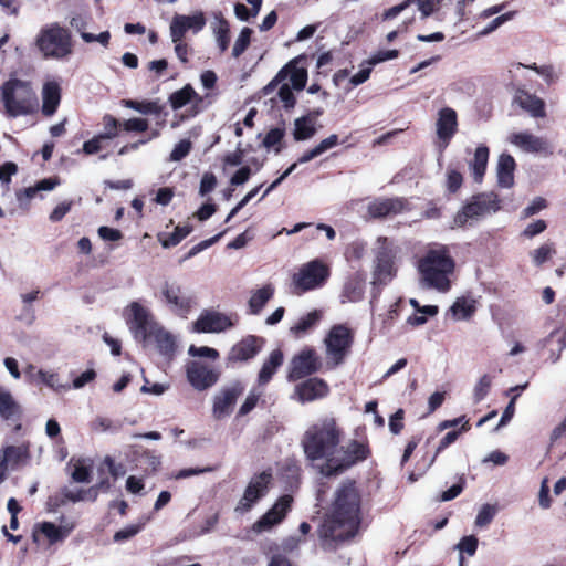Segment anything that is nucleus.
I'll use <instances>...</instances> for the list:
<instances>
[{"label": "nucleus", "mask_w": 566, "mask_h": 566, "mask_svg": "<svg viewBox=\"0 0 566 566\" xmlns=\"http://www.w3.org/2000/svg\"><path fill=\"white\" fill-rule=\"evenodd\" d=\"M361 523V494L355 480H346L335 492L331 512L317 530L323 541L335 543L353 538Z\"/></svg>", "instance_id": "1"}, {"label": "nucleus", "mask_w": 566, "mask_h": 566, "mask_svg": "<svg viewBox=\"0 0 566 566\" xmlns=\"http://www.w3.org/2000/svg\"><path fill=\"white\" fill-rule=\"evenodd\" d=\"M343 438L344 430L336 418L326 416L306 429L301 446L308 461L324 460V463H328V459L335 457Z\"/></svg>", "instance_id": "2"}, {"label": "nucleus", "mask_w": 566, "mask_h": 566, "mask_svg": "<svg viewBox=\"0 0 566 566\" xmlns=\"http://www.w3.org/2000/svg\"><path fill=\"white\" fill-rule=\"evenodd\" d=\"M454 269L455 261L446 245L429 249L418 261V271L422 281L429 287L443 293L451 289L450 276Z\"/></svg>", "instance_id": "3"}, {"label": "nucleus", "mask_w": 566, "mask_h": 566, "mask_svg": "<svg viewBox=\"0 0 566 566\" xmlns=\"http://www.w3.org/2000/svg\"><path fill=\"white\" fill-rule=\"evenodd\" d=\"M1 97L9 117L33 114L38 107L31 84L19 78H10L2 84Z\"/></svg>", "instance_id": "4"}, {"label": "nucleus", "mask_w": 566, "mask_h": 566, "mask_svg": "<svg viewBox=\"0 0 566 566\" xmlns=\"http://www.w3.org/2000/svg\"><path fill=\"white\" fill-rule=\"evenodd\" d=\"M370 455L371 450L367 441L352 439L345 446L339 444L335 457L329 458L328 463H323L319 472L327 478L337 476L366 461Z\"/></svg>", "instance_id": "5"}, {"label": "nucleus", "mask_w": 566, "mask_h": 566, "mask_svg": "<svg viewBox=\"0 0 566 566\" xmlns=\"http://www.w3.org/2000/svg\"><path fill=\"white\" fill-rule=\"evenodd\" d=\"M332 275L329 264L321 258L313 259L302 264L292 274L290 291L293 295L301 296L307 292L322 289Z\"/></svg>", "instance_id": "6"}, {"label": "nucleus", "mask_w": 566, "mask_h": 566, "mask_svg": "<svg viewBox=\"0 0 566 566\" xmlns=\"http://www.w3.org/2000/svg\"><path fill=\"white\" fill-rule=\"evenodd\" d=\"M35 43L46 59H63L72 53L71 32L59 23L42 28Z\"/></svg>", "instance_id": "7"}, {"label": "nucleus", "mask_w": 566, "mask_h": 566, "mask_svg": "<svg viewBox=\"0 0 566 566\" xmlns=\"http://www.w3.org/2000/svg\"><path fill=\"white\" fill-rule=\"evenodd\" d=\"M375 249L373 285L385 286L397 275L398 248L387 237H378Z\"/></svg>", "instance_id": "8"}, {"label": "nucleus", "mask_w": 566, "mask_h": 566, "mask_svg": "<svg viewBox=\"0 0 566 566\" xmlns=\"http://www.w3.org/2000/svg\"><path fill=\"white\" fill-rule=\"evenodd\" d=\"M499 196L494 192H480L470 199L453 217L452 228H464L473 220L501 209Z\"/></svg>", "instance_id": "9"}, {"label": "nucleus", "mask_w": 566, "mask_h": 566, "mask_svg": "<svg viewBox=\"0 0 566 566\" xmlns=\"http://www.w3.org/2000/svg\"><path fill=\"white\" fill-rule=\"evenodd\" d=\"M326 357L332 361V367L343 364L350 353L354 344L353 331L344 324L332 326L324 339Z\"/></svg>", "instance_id": "10"}, {"label": "nucleus", "mask_w": 566, "mask_h": 566, "mask_svg": "<svg viewBox=\"0 0 566 566\" xmlns=\"http://www.w3.org/2000/svg\"><path fill=\"white\" fill-rule=\"evenodd\" d=\"M322 367V359L315 348L306 346L292 357L286 378L294 382L316 374Z\"/></svg>", "instance_id": "11"}, {"label": "nucleus", "mask_w": 566, "mask_h": 566, "mask_svg": "<svg viewBox=\"0 0 566 566\" xmlns=\"http://www.w3.org/2000/svg\"><path fill=\"white\" fill-rule=\"evenodd\" d=\"M272 479L271 470H265L255 474L248 483L244 493L235 507V512L241 514L249 512L253 505L268 493Z\"/></svg>", "instance_id": "12"}, {"label": "nucleus", "mask_w": 566, "mask_h": 566, "mask_svg": "<svg viewBox=\"0 0 566 566\" xmlns=\"http://www.w3.org/2000/svg\"><path fill=\"white\" fill-rule=\"evenodd\" d=\"M471 429L469 420H465L464 423L458 430H452L446 433L439 441L436 451L432 455L428 453L423 454L421 460L417 463L418 473L411 472L409 474V480L415 482L419 476L423 475L437 461L438 457L452 443H454L459 437Z\"/></svg>", "instance_id": "13"}, {"label": "nucleus", "mask_w": 566, "mask_h": 566, "mask_svg": "<svg viewBox=\"0 0 566 566\" xmlns=\"http://www.w3.org/2000/svg\"><path fill=\"white\" fill-rule=\"evenodd\" d=\"M264 338L255 335H247L234 344L227 356V366L247 363L253 359L263 348Z\"/></svg>", "instance_id": "14"}, {"label": "nucleus", "mask_w": 566, "mask_h": 566, "mask_svg": "<svg viewBox=\"0 0 566 566\" xmlns=\"http://www.w3.org/2000/svg\"><path fill=\"white\" fill-rule=\"evenodd\" d=\"M245 390L241 380H234L229 386L223 387L213 399V416L216 419H222L231 415L233 407L240 396Z\"/></svg>", "instance_id": "15"}, {"label": "nucleus", "mask_w": 566, "mask_h": 566, "mask_svg": "<svg viewBox=\"0 0 566 566\" xmlns=\"http://www.w3.org/2000/svg\"><path fill=\"white\" fill-rule=\"evenodd\" d=\"M293 496L284 494L280 496L276 502L253 525L256 532H264L271 530L273 526L280 524L292 509Z\"/></svg>", "instance_id": "16"}, {"label": "nucleus", "mask_w": 566, "mask_h": 566, "mask_svg": "<svg viewBox=\"0 0 566 566\" xmlns=\"http://www.w3.org/2000/svg\"><path fill=\"white\" fill-rule=\"evenodd\" d=\"M161 297L171 312L182 317L188 315L193 304V298L187 295L180 285L168 282H165L161 289Z\"/></svg>", "instance_id": "17"}, {"label": "nucleus", "mask_w": 566, "mask_h": 566, "mask_svg": "<svg viewBox=\"0 0 566 566\" xmlns=\"http://www.w3.org/2000/svg\"><path fill=\"white\" fill-rule=\"evenodd\" d=\"M132 318L128 321L129 328L136 339L147 340L156 329L157 324L151 321L148 311L137 302L130 305Z\"/></svg>", "instance_id": "18"}, {"label": "nucleus", "mask_w": 566, "mask_h": 566, "mask_svg": "<svg viewBox=\"0 0 566 566\" xmlns=\"http://www.w3.org/2000/svg\"><path fill=\"white\" fill-rule=\"evenodd\" d=\"M186 371L188 381L197 390L212 387L220 377L217 370L197 360L189 361Z\"/></svg>", "instance_id": "19"}, {"label": "nucleus", "mask_w": 566, "mask_h": 566, "mask_svg": "<svg viewBox=\"0 0 566 566\" xmlns=\"http://www.w3.org/2000/svg\"><path fill=\"white\" fill-rule=\"evenodd\" d=\"M458 130V116L453 108L440 109L437 119L438 147L442 154Z\"/></svg>", "instance_id": "20"}, {"label": "nucleus", "mask_w": 566, "mask_h": 566, "mask_svg": "<svg viewBox=\"0 0 566 566\" xmlns=\"http://www.w3.org/2000/svg\"><path fill=\"white\" fill-rule=\"evenodd\" d=\"M235 322L230 316L216 312L205 311L195 323L198 333H221L233 327Z\"/></svg>", "instance_id": "21"}, {"label": "nucleus", "mask_w": 566, "mask_h": 566, "mask_svg": "<svg viewBox=\"0 0 566 566\" xmlns=\"http://www.w3.org/2000/svg\"><path fill=\"white\" fill-rule=\"evenodd\" d=\"M290 73V83L296 91H302L307 82V71L303 67H296L294 62L286 64L275 77L264 87L265 94H269L275 90L277 85L282 83Z\"/></svg>", "instance_id": "22"}, {"label": "nucleus", "mask_w": 566, "mask_h": 566, "mask_svg": "<svg viewBox=\"0 0 566 566\" xmlns=\"http://www.w3.org/2000/svg\"><path fill=\"white\" fill-rule=\"evenodd\" d=\"M328 394V384L317 377L307 378L295 386V395L302 403L322 399Z\"/></svg>", "instance_id": "23"}, {"label": "nucleus", "mask_w": 566, "mask_h": 566, "mask_svg": "<svg viewBox=\"0 0 566 566\" xmlns=\"http://www.w3.org/2000/svg\"><path fill=\"white\" fill-rule=\"evenodd\" d=\"M408 201L405 198H381L368 205V213L374 219L397 216L406 210Z\"/></svg>", "instance_id": "24"}, {"label": "nucleus", "mask_w": 566, "mask_h": 566, "mask_svg": "<svg viewBox=\"0 0 566 566\" xmlns=\"http://www.w3.org/2000/svg\"><path fill=\"white\" fill-rule=\"evenodd\" d=\"M169 104L174 111L193 103L192 115L198 114V105L202 103V97L195 91L191 84H186L182 88L172 92L168 97Z\"/></svg>", "instance_id": "25"}, {"label": "nucleus", "mask_w": 566, "mask_h": 566, "mask_svg": "<svg viewBox=\"0 0 566 566\" xmlns=\"http://www.w3.org/2000/svg\"><path fill=\"white\" fill-rule=\"evenodd\" d=\"M74 527L75 524L73 522H66L60 526H56L52 522H42L35 525L33 538L34 541H38L36 533L40 532L48 538L50 544H55L64 541L74 530Z\"/></svg>", "instance_id": "26"}, {"label": "nucleus", "mask_w": 566, "mask_h": 566, "mask_svg": "<svg viewBox=\"0 0 566 566\" xmlns=\"http://www.w3.org/2000/svg\"><path fill=\"white\" fill-rule=\"evenodd\" d=\"M366 275L363 271H357L349 275L344 284L342 297L348 302H359L365 294Z\"/></svg>", "instance_id": "27"}, {"label": "nucleus", "mask_w": 566, "mask_h": 566, "mask_svg": "<svg viewBox=\"0 0 566 566\" xmlns=\"http://www.w3.org/2000/svg\"><path fill=\"white\" fill-rule=\"evenodd\" d=\"M283 352L280 348L273 349L269 357L263 361L258 374V385L261 387L268 385L276 374L277 369L283 365Z\"/></svg>", "instance_id": "28"}, {"label": "nucleus", "mask_w": 566, "mask_h": 566, "mask_svg": "<svg viewBox=\"0 0 566 566\" xmlns=\"http://www.w3.org/2000/svg\"><path fill=\"white\" fill-rule=\"evenodd\" d=\"M516 163L512 155H500L496 167L497 184L502 188H511L514 185V171Z\"/></svg>", "instance_id": "29"}, {"label": "nucleus", "mask_w": 566, "mask_h": 566, "mask_svg": "<svg viewBox=\"0 0 566 566\" xmlns=\"http://www.w3.org/2000/svg\"><path fill=\"white\" fill-rule=\"evenodd\" d=\"M515 103L524 111L528 112L534 117L545 116V103L542 98L524 90H518L515 97Z\"/></svg>", "instance_id": "30"}, {"label": "nucleus", "mask_w": 566, "mask_h": 566, "mask_svg": "<svg viewBox=\"0 0 566 566\" xmlns=\"http://www.w3.org/2000/svg\"><path fill=\"white\" fill-rule=\"evenodd\" d=\"M42 114L44 116H52L61 101V88L56 82H48L44 84L42 90Z\"/></svg>", "instance_id": "31"}, {"label": "nucleus", "mask_w": 566, "mask_h": 566, "mask_svg": "<svg viewBox=\"0 0 566 566\" xmlns=\"http://www.w3.org/2000/svg\"><path fill=\"white\" fill-rule=\"evenodd\" d=\"M511 142L517 147L530 153H541L547 148V143L530 133H516L511 137Z\"/></svg>", "instance_id": "32"}, {"label": "nucleus", "mask_w": 566, "mask_h": 566, "mask_svg": "<svg viewBox=\"0 0 566 566\" xmlns=\"http://www.w3.org/2000/svg\"><path fill=\"white\" fill-rule=\"evenodd\" d=\"M490 149L485 145H480L474 151L473 159L469 163L471 175L476 182H481L488 167Z\"/></svg>", "instance_id": "33"}, {"label": "nucleus", "mask_w": 566, "mask_h": 566, "mask_svg": "<svg viewBox=\"0 0 566 566\" xmlns=\"http://www.w3.org/2000/svg\"><path fill=\"white\" fill-rule=\"evenodd\" d=\"M22 410L9 391H0V417L6 421H20Z\"/></svg>", "instance_id": "34"}, {"label": "nucleus", "mask_w": 566, "mask_h": 566, "mask_svg": "<svg viewBox=\"0 0 566 566\" xmlns=\"http://www.w3.org/2000/svg\"><path fill=\"white\" fill-rule=\"evenodd\" d=\"M338 136L336 134H332L327 138L323 139L318 145L314 148L308 149L302 154L296 164H305L311 161L312 159L321 156L326 150L338 145Z\"/></svg>", "instance_id": "35"}, {"label": "nucleus", "mask_w": 566, "mask_h": 566, "mask_svg": "<svg viewBox=\"0 0 566 566\" xmlns=\"http://www.w3.org/2000/svg\"><path fill=\"white\" fill-rule=\"evenodd\" d=\"M192 231V226H177L171 233H158L157 238L164 248H171L179 244Z\"/></svg>", "instance_id": "36"}, {"label": "nucleus", "mask_w": 566, "mask_h": 566, "mask_svg": "<svg viewBox=\"0 0 566 566\" xmlns=\"http://www.w3.org/2000/svg\"><path fill=\"white\" fill-rule=\"evenodd\" d=\"M274 289L272 285H265L256 290L249 300L250 313L258 315L265 304L272 298Z\"/></svg>", "instance_id": "37"}, {"label": "nucleus", "mask_w": 566, "mask_h": 566, "mask_svg": "<svg viewBox=\"0 0 566 566\" xmlns=\"http://www.w3.org/2000/svg\"><path fill=\"white\" fill-rule=\"evenodd\" d=\"M150 338L156 342L158 350L166 356H170L175 353L176 344L174 337L160 327L154 329V334Z\"/></svg>", "instance_id": "38"}, {"label": "nucleus", "mask_w": 566, "mask_h": 566, "mask_svg": "<svg viewBox=\"0 0 566 566\" xmlns=\"http://www.w3.org/2000/svg\"><path fill=\"white\" fill-rule=\"evenodd\" d=\"M295 128H294V139L306 140L313 137L316 133L313 118L311 116H302L295 119Z\"/></svg>", "instance_id": "39"}, {"label": "nucleus", "mask_w": 566, "mask_h": 566, "mask_svg": "<svg viewBox=\"0 0 566 566\" xmlns=\"http://www.w3.org/2000/svg\"><path fill=\"white\" fill-rule=\"evenodd\" d=\"M322 318V313L314 310L302 316L297 323L291 328L296 336H302L311 331Z\"/></svg>", "instance_id": "40"}, {"label": "nucleus", "mask_w": 566, "mask_h": 566, "mask_svg": "<svg viewBox=\"0 0 566 566\" xmlns=\"http://www.w3.org/2000/svg\"><path fill=\"white\" fill-rule=\"evenodd\" d=\"M216 19L218 21V24L214 28L217 43L220 51L224 52L228 50L230 44V25L229 22L223 18L221 12L216 15Z\"/></svg>", "instance_id": "41"}, {"label": "nucleus", "mask_w": 566, "mask_h": 566, "mask_svg": "<svg viewBox=\"0 0 566 566\" xmlns=\"http://www.w3.org/2000/svg\"><path fill=\"white\" fill-rule=\"evenodd\" d=\"M125 106L137 111L144 115H160L163 113L164 107L158 103V101H134L127 99L124 101Z\"/></svg>", "instance_id": "42"}, {"label": "nucleus", "mask_w": 566, "mask_h": 566, "mask_svg": "<svg viewBox=\"0 0 566 566\" xmlns=\"http://www.w3.org/2000/svg\"><path fill=\"white\" fill-rule=\"evenodd\" d=\"M30 457L29 448L27 446H9L3 449L2 460L12 465H17L25 461Z\"/></svg>", "instance_id": "43"}, {"label": "nucleus", "mask_w": 566, "mask_h": 566, "mask_svg": "<svg viewBox=\"0 0 566 566\" xmlns=\"http://www.w3.org/2000/svg\"><path fill=\"white\" fill-rule=\"evenodd\" d=\"M105 470L113 478V481L117 480L126 473L125 465L123 463H116L111 455H106L98 468V474L103 475Z\"/></svg>", "instance_id": "44"}, {"label": "nucleus", "mask_w": 566, "mask_h": 566, "mask_svg": "<svg viewBox=\"0 0 566 566\" xmlns=\"http://www.w3.org/2000/svg\"><path fill=\"white\" fill-rule=\"evenodd\" d=\"M103 126H104V132L101 133L99 135L104 139H114L115 137H117L119 135V132L122 130V122L118 120L117 118H115L111 114H105L103 116Z\"/></svg>", "instance_id": "45"}, {"label": "nucleus", "mask_w": 566, "mask_h": 566, "mask_svg": "<svg viewBox=\"0 0 566 566\" xmlns=\"http://www.w3.org/2000/svg\"><path fill=\"white\" fill-rule=\"evenodd\" d=\"M453 315L458 318L465 319L471 317L475 312V305L472 301L458 298L451 306Z\"/></svg>", "instance_id": "46"}, {"label": "nucleus", "mask_w": 566, "mask_h": 566, "mask_svg": "<svg viewBox=\"0 0 566 566\" xmlns=\"http://www.w3.org/2000/svg\"><path fill=\"white\" fill-rule=\"evenodd\" d=\"M463 181V175L459 170L448 168L446 174V189L449 195L457 193L461 189Z\"/></svg>", "instance_id": "47"}, {"label": "nucleus", "mask_w": 566, "mask_h": 566, "mask_svg": "<svg viewBox=\"0 0 566 566\" xmlns=\"http://www.w3.org/2000/svg\"><path fill=\"white\" fill-rule=\"evenodd\" d=\"M252 33H253V31L249 27H244L241 30L238 39L235 40L233 49H232L233 57H239L245 52V50L250 45Z\"/></svg>", "instance_id": "48"}, {"label": "nucleus", "mask_w": 566, "mask_h": 566, "mask_svg": "<svg viewBox=\"0 0 566 566\" xmlns=\"http://www.w3.org/2000/svg\"><path fill=\"white\" fill-rule=\"evenodd\" d=\"M263 392L259 388H252L247 396L244 402L241 405L238 411V417H244L250 413L258 405Z\"/></svg>", "instance_id": "49"}, {"label": "nucleus", "mask_w": 566, "mask_h": 566, "mask_svg": "<svg viewBox=\"0 0 566 566\" xmlns=\"http://www.w3.org/2000/svg\"><path fill=\"white\" fill-rule=\"evenodd\" d=\"M527 384L522 386H516L510 389V391H516V394L511 398L509 405L504 409L499 426L506 424L514 416L515 412V401L520 394L526 388Z\"/></svg>", "instance_id": "50"}, {"label": "nucleus", "mask_w": 566, "mask_h": 566, "mask_svg": "<svg viewBox=\"0 0 566 566\" xmlns=\"http://www.w3.org/2000/svg\"><path fill=\"white\" fill-rule=\"evenodd\" d=\"M188 29L184 15L176 14L170 23V36L172 42L181 41Z\"/></svg>", "instance_id": "51"}, {"label": "nucleus", "mask_w": 566, "mask_h": 566, "mask_svg": "<svg viewBox=\"0 0 566 566\" xmlns=\"http://www.w3.org/2000/svg\"><path fill=\"white\" fill-rule=\"evenodd\" d=\"M277 97L280 102L283 103V107L286 111L294 108L296 104V98L292 91V87L287 83L281 84L277 91Z\"/></svg>", "instance_id": "52"}, {"label": "nucleus", "mask_w": 566, "mask_h": 566, "mask_svg": "<svg viewBox=\"0 0 566 566\" xmlns=\"http://www.w3.org/2000/svg\"><path fill=\"white\" fill-rule=\"evenodd\" d=\"M63 496L66 500L75 503L84 500L95 501L97 499V493L93 489L78 490L77 492H72L65 489L63 491Z\"/></svg>", "instance_id": "53"}, {"label": "nucleus", "mask_w": 566, "mask_h": 566, "mask_svg": "<svg viewBox=\"0 0 566 566\" xmlns=\"http://www.w3.org/2000/svg\"><path fill=\"white\" fill-rule=\"evenodd\" d=\"M464 486H465V479L462 475L459 478V481L455 484H453L447 491H443L439 494L438 501L448 502V501L455 499L463 492Z\"/></svg>", "instance_id": "54"}, {"label": "nucleus", "mask_w": 566, "mask_h": 566, "mask_svg": "<svg viewBox=\"0 0 566 566\" xmlns=\"http://www.w3.org/2000/svg\"><path fill=\"white\" fill-rule=\"evenodd\" d=\"M478 545H479V541H478L476 536L469 535V536H463L460 539L459 544L457 545V548L460 551L461 555H463L465 553L469 556H473L476 553Z\"/></svg>", "instance_id": "55"}, {"label": "nucleus", "mask_w": 566, "mask_h": 566, "mask_svg": "<svg viewBox=\"0 0 566 566\" xmlns=\"http://www.w3.org/2000/svg\"><path fill=\"white\" fill-rule=\"evenodd\" d=\"M247 148L242 147V144L239 143L237 149L232 153H228L224 155L222 161L224 166H239L243 163L244 156L247 154Z\"/></svg>", "instance_id": "56"}, {"label": "nucleus", "mask_w": 566, "mask_h": 566, "mask_svg": "<svg viewBox=\"0 0 566 566\" xmlns=\"http://www.w3.org/2000/svg\"><path fill=\"white\" fill-rule=\"evenodd\" d=\"M148 120L144 118H129L122 122V130L144 133L148 129Z\"/></svg>", "instance_id": "57"}, {"label": "nucleus", "mask_w": 566, "mask_h": 566, "mask_svg": "<svg viewBox=\"0 0 566 566\" xmlns=\"http://www.w3.org/2000/svg\"><path fill=\"white\" fill-rule=\"evenodd\" d=\"M284 135H285L284 128H279V127L272 128L266 133V135L262 142V145L268 149L275 147L276 145L281 144Z\"/></svg>", "instance_id": "58"}, {"label": "nucleus", "mask_w": 566, "mask_h": 566, "mask_svg": "<svg viewBox=\"0 0 566 566\" xmlns=\"http://www.w3.org/2000/svg\"><path fill=\"white\" fill-rule=\"evenodd\" d=\"M492 378L489 375H483L474 387V399L476 402L483 400L490 391Z\"/></svg>", "instance_id": "59"}, {"label": "nucleus", "mask_w": 566, "mask_h": 566, "mask_svg": "<svg viewBox=\"0 0 566 566\" xmlns=\"http://www.w3.org/2000/svg\"><path fill=\"white\" fill-rule=\"evenodd\" d=\"M495 515V510L490 504H485L479 511L475 517V525L479 527H483L489 525Z\"/></svg>", "instance_id": "60"}, {"label": "nucleus", "mask_w": 566, "mask_h": 566, "mask_svg": "<svg viewBox=\"0 0 566 566\" xmlns=\"http://www.w3.org/2000/svg\"><path fill=\"white\" fill-rule=\"evenodd\" d=\"M405 410L399 408L389 418V430L392 434H400L405 428Z\"/></svg>", "instance_id": "61"}, {"label": "nucleus", "mask_w": 566, "mask_h": 566, "mask_svg": "<svg viewBox=\"0 0 566 566\" xmlns=\"http://www.w3.org/2000/svg\"><path fill=\"white\" fill-rule=\"evenodd\" d=\"M186 28L193 32H199L206 25V18L202 12H198L192 15H184Z\"/></svg>", "instance_id": "62"}, {"label": "nucleus", "mask_w": 566, "mask_h": 566, "mask_svg": "<svg viewBox=\"0 0 566 566\" xmlns=\"http://www.w3.org/2000/svg\"><path fill=\"white\" fill-rule=\"evenodd\" d=\"M553 252L554 250L551 244H542L539 248L532 252L534 263L536 265L544 264L547 260L551 259Z\"/></svg>", "instance_id": "63"}, {"label": "nucleus", "mask_w": 566, "mask_h": 566, "mask_svg": "<svg viewBox=\"0 0 566 566\" xmlns=\"http://www.w3.org/2000/svg\"><path fill=\"white\" fill-rule=\"evenodd\" d=\"M191 149V143L188 139H181L172 149L170 159L179 161L184 159Z\"/></svg>", "instance_id": "64"}]
</instances>
